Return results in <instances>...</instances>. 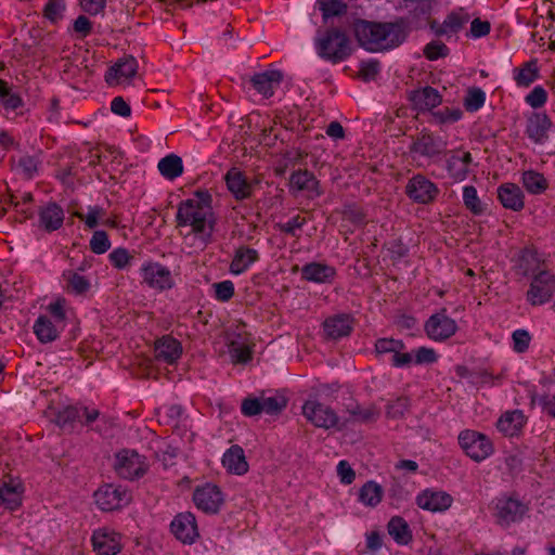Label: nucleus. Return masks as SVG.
<instances>
[{
    "instance_id": "nucleus-1",
    "label": "nucleus",
    "mask_w": 555,
    "mask_h": 555,
    "mask_svg": "<svg viewBox=\"0 0 555 555\" xmlns=\"http://www.w3.org/2000/svg\"><path fill=\"white\" fill-rule=\"evenodd\" d=\"M210 196L197 192L194 197L181 202L178 206L176 221L184 242L195 249H203L211 238L214 220Z\"/></svg>"
},
{
    "instance_id": "nucleus-2",
    "label": "nucleus",
    "mask_w": 555,
    "mask_h": 555,
    "mask_svg": "<svg viewBox=\"0 0 555 555\" xmlns=\"http://www.w3.org/2000/svg\"><path fill=\"white\" fill-rule=\"evenodd\" d=\"M384 353L389 354V363L393 367H410L414 365L431 364L438 360V356L433 348L420 347L409 351L402 340L385 339Z\"/></svg>"
},
{
    "instance_id": "nucleus-3",
    "label": "nucleus",
    "mask_w": 555,
    "mask_h": 555,
    "mask_svg": "<svg viewBox=\"0 0 555 555\" xmlns=\"http://www.w3.org/2000/svg\"><path fill=\"white\" fill-rule=\"evenodd\" d=\"M314 47L320 57L336 64L346 60L352 52V43L348 36L333 28L325 33L318 31Z\"/></svg>"
},
{
    "instance_id": "nucleus-4",
    "label": "nucleus",
    "mask_w": 555,
    "mask_h": 555,
    "mask_svg": "<svg viewBox=\"0 0 555 555\" xmlns=\"http://www.w3.org/2000/svg\"><path fill=\"white\" fill-rule=\"evenodd\" d=\"M489 511L496 525L507 528L512 524L519 522L528 507L518 499L502 495L491 501Z\"/></svg>"
},
{
    "instance_id": "nucleus-5",
    "label": "nucleus",
    "mask_w": 555,
    "mask_h": 555,
    "mask_svg": "<svg viewBox=\"0 0 555 555\" xmlns=\"http://www.w3.org/2000/svg\"><path fill=\"white\" fill-rule=\"evenodd\" d=\"M49 315H40L35 324L34 332L41 343H51L55 340L64 327L65 312L63 304L56 301L48 307Z\"/></svg>"
},
{
    "instance_id": "nucleus-6",
    "label": "nucleus",
    "mask_w": 555,
    "mask_h": 555,
    "mask_svg": "<svg viewBox=\"0 0 555 555\" xmlns=\"http://www.w3.org/2000/svg\"><path fill=\"white\" fill-rule=\"evenodd\" d=\"M555 295V274L541 270L531 278L529 288L526 292V301L531 307H540L548 304Z\"/></svg>"
},
{
    "instance_id": "nucleus-7",
    "label": "nucleus",
    "mask_w": 555,
    "mask_h": 555,
    "mask_svg": "<svg viewBox=\"0 0 555 555\" xmlns=\"http://www.w3.org/2000/svg\"><path fill=\"white\" fill-rule=\"evenodd\" d=\"M457 439L465 454L475 462L488 459L494 451L490 438L477 430L464 429L459 434Z\"/></svg>"
},
{
    "instance_id": "nucleus-8",
    "label": "nucleus",
    "mask_w": 555,
    "mask_h": 555,
    "mask_svg": "<svg viewBox=\"0 0 555 555\" xmlns=\"http://www.w3.org/2000/svg\"><path fill=\"white\" fill-rule=\"evenodd\" d=\"M555 133V126L545 112H531L526 115L525 134L534 144L543 145Z\"/></svg>"
},
{
    "instance_id": "nucleus-9",
    "label": "nucleus",
    "mask_w": 555,
    "mask_h": 555,
    "mask_svg": "<svg viewBox=\"0 0 555 555\" xmlns=\"http://www.w3.org/2000/svg\"><path fill=\"white\" fill-rule=\"evenodd\" d=\"M147 467L145 457L134 450H121L115 456L114 468L121 478H140L146 473Z\"/></svg>"
},
{
    "instance_id": "nucleus-10",
    "label": "nucleus",
    "mask_w": 555,
    "mask_h": 555,
    "mask_svg": "<svg viewBox=\"0 0 555 555\" xmlns=\"http://www.w3.org/2000/svg\"><path fill=\"white\" fill-rule=\"evenodd\" d=\"M469 21V13L465 9L459 8L451 11L442 23L435 20L431 21L429 27L437 37H443L447 40L454 38L456 40L457 34L464 29Z\"/></svg>"
},
{
    "instance_id": "nucleus-11",
    "label": "nucleus",
    "mask_w": 555,
    "mask_h": 555,
    "mask_svg": "<svg viewBox=\"0 0 555 555\" xmlns=\"http://www.w3.org/2000/svg\"><path fill=\"white\" fill-rule=\"evenodd\" d=\"M360 47L370 52L382 50V24L366 20H356L352 25Z\"/></svg>"
},
{
    "instance_id": "nucleus-12",
    "label": "nucleus",
    "mask_w": 555,
    "mask_h": 555,
    "mask_svg": "<svg viewBox=\"0 0 555 555\" xmlns=\"http://www.w3.org/2000/svg\"><path fill=\"white\" fill-rule=\"evenodd\" d=\"M95 503L102 511H115L128 505L131 494L121 486L104 485L94 493Z\"/></svg>"
},
{
    "instance_id": "nucleus-13",
    "label": "nucleus",
    "mask_w": 555,
    "mask_h": 555,
    "mask_svg": "<svg viewBox=\"0 0 555 555\" xmlns=\"http://www.w3.org/2000/svg\"><path fill=\"white\" fill-rule=\"evenodd\" d=\"M140 274L143 283L157 291L169 289L175 284L170 270L158 262L143 263Z\"/></svg>"
},
{
    "instance_id": "nucleus-14",
    "label": "nucleus",
    "mask_w": 555,
    "mask_h": 555,
    "mask_svg": "<svg viewBox=\"0 0 555 555\" xmlns=\"http://www.w3.org/2000/svg\"><path fill=\"white\" fill-rule=\"evenodd\" d=\"M302 414L307 421L320 428L331 429L338 424L336 413L330 406L315 400H308L304 404Z\"/></svg>"
},
{
    "instance_id": "nucleus-15",
    "label": "nucleus",
    "mask_w": 555,
    "mask_h": 555,
    "mask_svg": "<svg viewBox=\"0 0 555 555\" xmlns=\"http://www.w3.org/2000/svg\"><path fill=\"white\" fill-rule=\"evenodd\" d=\"M405 193L415 203L429 204L439 195V189L425 176L416 175L409 180Z\"/></svg>"
},
{
    "instance_id": "nucleus-16",
    "label": "nucleus",
    "mask_w": 555,
    "mask_h": 555,
    "mask_svg": "<svg viewBox=\"0 0 555 555\" xmlns=\"http://www.w3.org/2000/svg\"><path fill=\"white\" fill-rule=\"evenodd\" d=\"M456 331V322L446 313V310L431 315L425 323L426 334L430 339L436 341L450 338Z\"/></svg>"
},
{
    "instance_id": "nucleus-17",
    "label": "nucleus",
    "mask_w": 555,
    "mask_h": 555,
    "mask_svg": "<svg viewBox=\"0 0 555 555\" xmlns=\"http://www.w3.org/2000/svg\"><path fill=\"white\" fill-rule=\"evenodd\" d=\"M92 545L96 555H117L121 550L120 534L103 527L94 530Z\"/></svg>"
},
{
    "instance_id": "nucleus-18",
    "label": "nucleus",
    "mask_w": 555,
    "mask_h": 555,
    "mask_svg": "<svg viewBox=\"0 0 555 555\" xmlns=\"http://www.w3.org/2000/svg\"><path fill=\"white\" fill-rule=\"evenodd\" d=\"M452 503L453 498L442 490L425 489L416 496L417 506L433 513L446 512Z\"/></svg>"
},
{
    "instance_id": "nucleus-19",
    "label": "nucleus",
    "mask_w": 555,
    "mask_h": 555,
    "mask_svg": "<svg viewBox=\"0 0 555 555\" xmlns=\"http://www.w3.org/2000/svg\"><path fill=\"white\" fill-rule=\"evenodd\" d=\"M193 500L197 508L208 514L217 513L223 503L221 491L217 486L210 483L197 488Z\"/></svg>"
},
{
    "instance_id": "nucleus-20",
    "label": "nucleus",
    "mask_w": 555,
    "mask_h": 555,
    "mask_svg": "<svg viewBox=\"0 0 555 555\" xmlns=\"http://www.w3.org/2000/svg\"><path fill=\"white\" fill-rule=\"evenodd\" d=\"M170 527L173 535L183 543L191 544L198 537L195 517L189 512L177 515Z\"/></svg>"
},
{
    "instance_id": "nucleus-21",
    "label": "nucleus",
    "mask_w": 555,
    "mask_h": 555,
    "mask_svg": "<svg viewBox=\"0 0 555 555\" xmlns=\"http://www.w3.org/2000/svg\"><path fill=\"white\" fill-rule=\"evenodd\" d=\"M227 347L232 363H246L251 358L249 338L241 331L228 334Z\"/></svg>"
},
{
    "instance_id": "nucleus-22",
    "label": "nucleus",
    "mask_w": 555,
    "mask_h": 555,
    "mask_svg": "<svg viewBox=\"0 0 555 555\" xmlns=\"http://www.w3.org/2000/svg\"><path fill=\"white\" fill-rule=\"evenodd\" d=\"M498 199L505 209L520 211L525 207V195L515 183H503L498 188Z\"/></svg>"
},
{
    "instance_id": "nucleus-23",
    "label": "nucleus",
    "mask_w": 555,
    "mask_h": 555,
    "mask_svg": "<svg viewBox=\"0 0 555 555\" xmlns=\"http://www.w3.org/2000/svg\"><path fill=\"white\" fill-rule=\"evenodd\" d=\"M527 423V417L521 410L506 411L496 422V428L506 437L518 436Z\"/></svg>"
},
{
    "instance_id": "nucleus-24",
    "label": "nucleus",
    "mask_w": 555,
    "mask_h": 555,
    "mask_svg": "<svg viewBox=\"0 0 555 555\" xmlns=\"http://www.w3.org/2000/svg\"><path fill=\"white\" fill-rule=\"evenodd\" d=\"M24 487L18 479H9L0 486V506L14 511L22 504Z\"/></svg>"
},
{
    "instance_id": "nucleus-25",
    "label": "nucleus",
    "mask_w": 555,
    "mask_h": 555,
    "mask_svg": "<svg viewBox=\"0 0 555 555\" xmlns=\"http://www.w3.org/2000/svg\"><path fill=\"white\" fill-rule=\"evenodd\" d=\"M447 147V142L440 137L430 133H423L412 145V151L426 157H434L441 154Z\"/></svg>"
},
{
    "instance_id": "nucleus-26",
    "label": "nucleus",
    "mask_w": 555,
    "mask_h": 555,
    "mask_svg": "<svg viewBox=\"0 0 555 555\" xmlns=\"http://www.w3.org/2000/svg\"><path fill=\"white\" fill-rule=\"evenodd\" d=\"M410 101L418 111H431L440 105L442 98L440 93L433 87H424L414 90L410 94Z\"/></svg>"
},
{
    "instance_id": "nucleus-27",
    "label": "nucleus",
    "mask_w": 555,
    "mask_h": 555,
    "mask_svg": "<svg viewBox=\"0 0 555 555\" xmlns=\"http://www.w3.org/2000/svg\"><path fill=\"white\" fill-rule=\"evenodd\" d=\"M473 158L469 152L454 153L447 160V170L454 181H464L469 173V165Z\"/></svg>"
},
{
    "instance_id": "nucleus-28",
    "label": "nucleus",
    "mask_w": 555,
    "mask_h": 555,
    "mask_svg": "<svg viewBox=\"0 0 555 555\" xmlns=\"http://www.w3.org/2000/svg\"><path fill=\"white\" fill-rule=\"evenodd\" d=\"M353 327V321L348 314H336L325 320L324 332L332 339L348 336Z\"/></svg>"
},
{
    "instance_id": "nucleus-29",
    "label": "nucleus",
    "mask_w": 555,
    "mask_h": 555,
    "mask_svg": "<svg viewBox=\"0 0 555 555\" xmlns=\"http://www.w3.org/2000/svg\"><path fill=\"white\" fill-rule=\"evenodd\" d=\"M182 353L180 343L171 336H164L155 343V356L166 363H175Z\"/></svg>"
},
{
    "instance_id": "nucleus-30",
    "label": "nucleus",
    "mask_w": 555,
    "mask_h": 555,
    "mask_svg": "<svg viewBox=\"0 0 555 555\" xmlns=\"http://www.w3.org/2000/svg\"><path fill=\"white\" fill-rule=\"evenodd\" d=\"M281 80V72H258L249 78L253 87L264 96H271Z\"/></svg>"
},
{
    "instance_id": "nucleus-31",
    "label": "nucleus",
    "mask_w": 555,
    "mask_h": 555,
    "mask_svg": "<svg viewBox=\"0 0 555 555\" xmlns=\"http://www.w3.org/2000/svg\"><path fill=\"white\" fill-rule=\"evenodd\" d=\"M63 221L64 211L55 203H49L39 210V225L49 232L61 228Z\"/></svg>"
},
{
    "instance_id": "nucleus-32",
    "label": "nucleus",
    "mask_w": 555,
    "mask_h": 555,
    "mask_svg": "<svg viewBox=\"0 0 555 555\" xmlns=\"http://www.w3.org/2000/svg\"><path fill=\"white\" fill-rule=\"evenodd\" d=\"M228 190L236 199H244L251 193V185L237 168H231L225 177Z\"/></svg>"
},
{
    "instance_id": "nucleus-33",
    "label": "nucleus",
    "mask_w": 555,
    "mask_h": 555,
    "mask_svg": "<svg viewBox=\"0 0 555 555\" xmlns=\"http://www.w3.org/2000/svg\"><path fill=\"white\" fill-rule=\"evenodd\" d=\"M289 185L293 191L306 192L310 197L320 194L318 189V180L314 178L313 175L306 170L294 172L291 177Z\"/></svg>"
},
{
    "instance_id": "nucleus-34",
    "label": "nucleus",
    "mask_w": 555,
    "mask_h": 555,
    "mask_svg": "<svg viewBox=\"0 0 555 555\" xmlns=\"http://www.w3.org/2000/svg\"><path fill=\"white\" fill-rule=\"evenodd\" d=\"M222 464L230 473L243 475L248 470L244 451L238 446L231 447L222 457Z\"/></svg>"
},
{
    "instance_id": "nucleus-35",
    "label": "nucleus",
    "mask_w": 555,
    "mask_h": 555,
    "mask_svg": "<svg viewBox=\"0 0 555 555\" xmlns=\"http://www.w3.org/2000/svg\"><path fill=\"white\" fill-rule=\"evenodd\" d=\"M302 278L314 283H327L334 279L335 269L325 263L311 262L301 270Z\"/></svg>"
},
{
    "instance_id": "nucleus-36",
    "label": "nucleus",
    "mask_w": 555,
    "mask_h": 555,
    "mask_svg": "<svg viewBox=\"0 0 555 555\" xmlns=\"http://www.w3.org/2000/svg\"><path fill=\"white\" fill-rule=\"evenodd\" d=\"M387 531L390 538L399 545H408L413 539L409 524L400 516H395L388 521Z\"/></svg>"
},
{
    "instance_id": "nucleus-37",
    "label": "nucleus",
    "mask_w": 555,
    "mask_h": 555,
    "mask_svg": "<svg viewBox=\"0 0 555 555\" xmlns=\"http://www.w3.org/2000/svg\"><path fill=\"white\" fill-rule=\"evenodd\" d=\"M41 154L23 155L14 164L15 171L25 179L35 178L41 168Z\"/></svg>"
},
{
    "instance_id": "nucleus-38",
    "label": "nucleus",
    "mask_w": 555,
    "mask_h": 555,
    "mask_svg": "<svg viewBox=\"0 0 555 555\" xmlns=\"http://www.w3.org/2000/svg\"><path fill=\"white\" fill-rule=\"evenodd\" d=\"M403 22L384 24V51L400 46L406 38Z\"/></svg>"
},
{
    "instance_id": "nucleus-39",
    "label": "nucleus",
    "mask_w": 555,
    "mask_h": 555,
    "mask_svg": "<svg viewBox=\"0 0 555 555\" xmlns=\"http://www.w3.org/2000/svg\"><path fill=\"white\" fill-rule=\"evenodd\" d=\"M257 259L258 253L255 249L246 247L238 248L231 262L230 271L238 275L245 272Z\"/></svg>"
},
{
    "instance_id": "nucleus-40",
    "label": "nucleus",
    "mask_w": 555,
    "mask_h": 555,
    "mask_svg": "<svg viewBox=\"0 0 555 555\" xmlns=\"http://www.w3.org/2000/svg\"><path fill=\"white\" fill-rule=\"evenodd\" d=\"M521 183L527 192L533 195L542 194L548 188L547 179L535 170L524 171Z\"/></svg>"
},
{
    "instance_id": "nucleus-41",
    "label": "nucleus",
    "mask_w": 555,
    "mask_h": 555,
    "mask_svg": "<svg viewBox=\"0 0 555 555\" xmlns=\"http://www.w3.org/2000/svg\"><path fill=\"white\" fill-rule=\"evenodd\" d=\"M0 104L5 109H16L23 105L22 98L16 86L0 79Z\"/></svg>"
},
{
    "instance_id": "nucleus-42",
    "label": "nucleus",
    "mask_w": 555,
    "mask_h": 555,
    "mask_svg": "<svg viewBox=\"0 0 555 555\" xmlns=\"http://www.w3.org/2000/svg\"><path fill=\"white\" fill-rule=\"evenodd\" d=\"M159 172L169 180H173L182 175L183 164L181 157L170 154L158 162Z\"/></svg>"
},
{
    "instance_id": "nucleus-43",
    "label": "nucleus",
    "mask_w": 555,
    "mask_h": 555,
    "mask_svg": "<svg viewBox=\"0 0 555 555\" xmlns=\"http://www.w3.org/2000/svg\"><path fill=\"white\" fill-rule=\"evenodd\" d=\"M64 287L76 295L86 293L90 288V281L78 272L68 270L63 273Z\"/></svg>"
},
{
    "instance_id": "nucleus-44",
    "label": "nucleus",
    "mask_w": 555,
    "mask_h": 555,
    "mask_svg": "<svg viewBox=\"0 0 555 555\" xmlns=\"http://www.w3.org/2000/svg\"><path fill=\"white\" fill-rule=\"evenodd\" d=\"M463 204L474 216H481L486 211V205L479 198L474 185L463 188Z\"/></svg>"
},
{
    "instance_id": "nucleus-45",
    "label": "nucleus",
    "mask_w": 555,
    "mask_h": 555,
    "mask_svg": "<svg viewBox=\"0 0 555 555\" xmlns=\"http://www.w3.org/2000/svg\"><path fill=\"white\" fill-rule=\"evenodd\" d=\"M359 500L365 506L375 507L382 500V489L374 481L366 482L360 490Z\"/></svg>"
},
{
    "instance_id": "nucleus-46",
    "label": "nucleus",
    "mask_w": 555,
    "mask_h": 555,
    "mask_svg": "<svg viewBox=\"0 0 555 555\" xmlns=\"http://www.w3.org/2000/svg\"><path fill=\"white\" fill-rule=\"evenodd\" d=\"M138 79L137 72H106L105 81L111 87L128 88Z\"/></svg>"
},
{
    "instance_id": "nucleus-47",
    "label": "nucleus",
    "mask_w": 555,
    "mask_h": 555,
    "mask_svg": "<svg viewBox=\"0 0 555 555\" xmlns=\"http://www.w3.org/2000/svg\"><path fill=\"white\" fill-rule=\"evenodd\" d=\"M486 101V93L479 88H470L467 90L464 99V107L467 112H477Z\"/></svg>"
},
{
    "instance_id": "nucleus-48",
    "label": "nucleus",
    "mask_w": 555,
    "mask_h": 555,
    "mask_svg": "<svg viewBox=\"0 0 555 555\" xmlns=\"http://www.w3.org/2000/svg\"><path fill=\"white\" fill-rule=\"evenodd\" d=\"M431 116L436 124H454L462 118L463 113L460 108L443 107L433 112Z\"/></svg>"
},
{
    "instance_id": "nucleus-49",
    "label": "nucleus",
    "mask_w": 555,
    "mask_h": 555,
    "mask_svg": "<svg viewBox=\"0 0 555 555\" xmlns=\"http://www.w3.org/2000/svg\"><path fill=\"white\" fill-rule=\"evenodd\" d=\"M319 4L324 18L341 15L347 9L344 0H320Z\"/></svg>"
},
{
    "instance_id": "nucleus-50",
    "label": "nucleus",
    "mask_w": 555,
    "mask_h": 555,
    "mask_svg": "<svg viewBox=\"0 0 555 555\" xmlns=\"http://www.w3.org/2000/svg\"><path fill=\"white\" fill-rule=\"evenodd\" d=\"M548 95L542 86H535L526 96L525 102L532 108L538 109L545 105Z\"/></svg>"
},
{
    "instance_id": "nucleus-51",
    "label": "nucleus",
    "mask_w": 555,
    "mask_h": 555,
    "mask_svg": "<svg viewBox=\"0 0 555 555\" xmlns=\"http://www.w3.org/2000/svg\"><path fill=\"white\" fill-rule=\"evenodd\" d=\"M65 8L64 0H49L44 7V16L52 23H56L63 18Z\"/></svg>"
},
{
    "instance_id": "nucleus-52",
    "label": "nucleus",
    "mask_w": 555,
    "mask_h": 555,
    "mask_svg": "<svg viewBox=\"0 0 555 555\" xmlns=\"http://www.w3.org/2000/svg\"><path fill=\"white\" fill-rule=\"evenodd\" d=\"M513 350L517 353H524L528 350L531 335L527 330H516L512 334Z\"/></svg>"
},
{
    "instance_id": "nucleus-53",
    "label": "nucleus",
    "mask_w": 555,
    "mask_h": 555,
    "mask_svg": "<svg viewBox=\"0 0 555 555\" xmlns=\"http://www.w3.org/2000/svg\"><path fill=\"white\" fill-rule=\"evenodd\" d=\"M76 421H80V410L78 408L67 406L56 415V423L62 428L70 427Z\"/></svg>"
},
{
    "instance_id": "nucleus-54",
    "label": "nucleus",
    "mask_w": 555,
    "mask_h": 555,
    "mask_svg": "<svg viewBox=\"0 0 555 555\" xmlns=\"http://www.w3.org/2000/svg\"><path fill=\"white\" fill-rule=\"evenodd\" d=\"M111 263L119 270L126 269L133 256L126 248H116L108 255Z\"/></svg>"
},
{
    "instance_id": "nucleus-55",
    "label": "nucleus",
    "mask_w": 555,
    "mask_h": 555,
    "mask_svg": "<svg viewBox=\"0 0 555 555\" xmlns=\"http://www.w3.org/2000/svg\"><path fill=\"white\" fill-rule=\"evenodd\" d=\"M76 216L83 220L86 225L90 229L95 228L101 222H104V210L99 206L89 207L86 215L76 212Z\"/></svg>"
},
{
    "instance_id": "nucleus-56",
    "label": "nucleus",
    "mask_w": 555,
    "mask_h": 555,
    "mask_svg": "<svg viewBox=\"0 0 555 555\" xmlns=\"http://www.w3.org/2000/svg\"><path fill=\"white\" fill-rule=\"evenodd\" d=\"M111 247V242L104 231H95L90 240V248L95 254H104Z\"/></svg>"
},
{
    "instance_id": "nucleus-57",
    "label": "nucleus",
    "mask_w": 555,
    "mask_h": 555,
    "mask_svg": "<svg viewBox=\"0 0 555 555\" xmlns=\"http://www.w3.org/2000/svg\"><path fill=\"white\" fill-rule=\"evenodd\" d=\"M424 54L428 60L435 61L439 57H446L449 54V49L441 41H431L425 46Z\"/></svg>"
},
{
    "instance_id": "nucleus-58",
    "label": "nucleus",
    "mask_w": 555,
    "mask_h": 555,
    "mask_svg": "<svg viewBox=\"0 0 555 555\" xmlns=\"http://www.w3.org/2000/svg\"><path fill=\"white\" fill-rule=\"evenodd\" d=\"M286 405V400L283 397H261V410L267 414H274L280 412Z\"/></svg>"
},
{
    "instance_id": "nucleus-59",
    "label": "nucleus",
    "mask_w": 555,
    "mask_h": 555,
    "mask_svg": "<svg viewBox=\"0 0 555 555\" xmlns=\"http://www.w3.org/2000/svg\"><path fill=\"white\" fill-rule=\"evenodd\" d=\"M409 408V400L405 397L397 398L393 401H389L387 404V414L390 417H400L402 416Z\"/></svg>"
},
{
    "instance_id": "nucleus-60",
    "label": "nucleus",
    "mask_w": 555,
    "mask_h": 555,
    "mask_svg": "<svg viewBox=\"0 0 555 555\" xmlns=\"http://www.w3.org/2000/svg\"><path fill=\"white\" fill-rule=\"evenodd\" d=\"M491 25L488 21H482L480 18H475L470 22V28L467 33V36L473 38H481L487 36L490 33Z\"/></svg>"
},
{
    "instance_id": "nucleus-61",
    "label": "nucleus",
    "mask_w": 555,
    "mask_h": 555,
    "mask_svg": "<svg viewBox=\"0 0 555 555\" xmlns=\"http://www.w3.org/2000/svg\"><path fill=\"white\" fill-rule=\"evenodd\" d=\"M216 297L222 301L229 300L234 293V285L231 281H222L214 284Z\"/></svg>"
},
{
    "instance_id": "nucleus-62",
    "label": "nucleus",
    "mask_w": 555,
    "mask_h": 555,
    "mask_svg": "<svg viewBox=\"0 0 555 555\" xmlns=\"http://www.w3.org/2000/svg\"><path fill=\"white\" fill-rule=\"evenodd\" d=\"M337 475L340 481L345 485H350L356 477L354 470L351 468L348 462L340 461L337 465Z\"/></svg>"
},
{
    "instance_id": "nucleus-63",
    "label": "nucleus",
    "mask_w": 555,
    "mask_h": 555,
    "mask_svg": "<svg viewBox=\"0 0 555 555\" xmlns=\"http://www.w3.org/2000/svg\"><path fill=\"white\" fill-rule=\"evenodd\" d=\"M73 28L80 38H85L91 33L92 25L88 17L80 15L75 20Z\"/></svg>"
},
{
    "instance_id": "nucleus-64",
    "label": "nucleus",
    "mask_w": 555,
    "mask_h": 555,
    "mask_svg": "<svg viewBox=\"0 0 555 555\" xmlns=\"http://www.w3.org/2000/svg\"><path fill=\"white\" fill-rule=\"evenodd\" d=\"M306 223V219L300 216L291 218L287 222L280 225L281 230L293 236L297 235V231Z\"/></svg>"
}]
</instances>
